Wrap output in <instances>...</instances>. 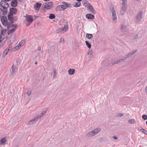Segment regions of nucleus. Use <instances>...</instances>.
I'll return each mask as SVG.
<instances>
[{
	"label": "nucleus",
	"mask_w": 147,
	"mask_h": 147,
	"mask_svg": "<svg viewBox=\"0 0 147 147\" xmlns=\"http://www.w3.org/2000/svg\"><path fill=\"white\" fill-rule=\"evenodd\" d=\"M101 131L100 128H96L88 132L86 136L88 137H91L97 134Z\"/></svg>",
	"instance_id": "f257e3e1"
},
{
	"label": "nucleus",
	"mask_w": 147,
	"mask_h": 147,
	"mask_svg": "<svg viewBox=\"0 0 147 147\" xmlns=\"http://www.w3.org/2000/svg\"><path fill=\"white\" fill-rule=\"evenodd\" d=\"M142 15V11H140L135 18V22L136 23H139L141 21Z\"/></svg>",
	"instance_id": "f03ea898"
},
{
	"label": "nucleus",
	"mask_w": 147,
	"mask_h": 147,
	"mask_svg": "<svg viewBox=\"0 0 147 147\" xmlns=\"http://www.w3.org/2000/svg\"><path fill=\"white\" fill-rule=\"evenodd\" d=\"M68 29V26H64V27L60 28L56 31L57 33L62 34L67 31Z\"/></svg>",
	"instance_id": "7ed1b4c3"
},
{
	"label": "nucleus",
	"mask_w": 147,
	"mask_h": 147,
	"mask_svg": "<svg viewBox=\"0 0 147 147\" xmlns=\"http://www.w3.org/2000/svg\"><path fill=\"white\" fill-rule=\"evenodd\" d=\"M24 41H21L15 47L12 49V50L11 51H16L19 49L21 47L24 45Z\"/></svg>",
	"instance_id": "20e7f679"
},
{
	"label": "nucleus",
	"mask_w": 147,
	"mask_h": 147,
	"mask_svg": "<svg viewBox=\"0 0 147 147\" xmlns=\"http://www.w3.org/2000/svg\"><path fill=\"white\" fill-rule=\"evenodd\" d=\"M86 4L87 5V7L91 11V12L93 13H95V11L93 9V6L90 4H89V3L87 1H86L84 3V4Z\"/></svg>",
	"instance_id": "39448f33"
},
{
	"label": "nucleus",
	"mask_w": 147,
	"mask_h": 147,
	"mask_svg": "<svg viewBox=\"0 0 147 147\" xmlns=\"http://www.w3.org/2000/svg\"><path fill=\"white\" fill-rule=\"evenodd\" d=\"M112 18L113 20L115 22L117 21V16L115 10L113 9L111 10Z\"/></svg>",
	"instance_id": "423d86ee"
},
{
	"label": "nucleus",
	"mask_w": 147,
	"mask_h": 147,
	"mask_svg": "<svg viewBox=\"0 0 147 147\" xmlns=\"http://www.w3.org/2000/svg\"><path fill=\"white\" fill-rule=\"evenodd\" d=\"M53 5V3L52 2L46 3L45 4V7L47 9L51 8Z\"/></svg>",
	"instance_id": "0eeeda50"
},
{
	"label": "nucleus",
	"mask_w": 147,
	"mask_h": 147,
	"mask_svg": "<svg viewBox=\"0 0 147 147\" xmlns=\"http://www.w3.org/2000/svg\"><path fill=\"white\" fill-rule=\"evenodd\" d=\"M120 30L121 31L123 32H127V26L126 25H124L123 24H121L120 27Z\"/></svg>",
	"instance_id": "6e6552de"
},
{
	"label": "nucleus",
	"mask_w": 147,
	"mask_h": 147,
	"mask_svg": "<svg viewBox=\"0 0 147 147\" xmlns=\"http://www.w3.org/2000/svg\"><path fill=\"white\" fill-rule=\"evenodd\" d=\"M1 6L3 7V9H6L9 7V4L6 2L5 1H1Z\"/></svg>",
	"instance_id": "1a4fd4ad"
},
{
	"label": "nucleus",
	"mask_w": 147,
	"mask_h": 147,
	"mask_svg": "<svg viewBox=\"0 0 147 147\" xmlns=\"http://www.w3.org/2000/svg\"><path fill=\"white\" fill-rule=\"evenodd\" d=\"M27 21L29 24L31 23L33 21V19L32 16L30 15H27L26 16Z\"/></svg>",
	"instance_id": "9d476101"
},
{
	"label": "nucleus",
	"mask_w": 147,
	"mask_h": 147,
	"mask_svg": "<svg viewBox=\"0 0 147 147\" xmlns=\"http://www.w3.org/2000/svg\"><path fill=\"white\" fill-rule=\"evenodd\" d=\"M9 10L11 14H16L17 12V9L13 7L10 8Z\"/></svg>",
	"instance_id": "9b49d317"
},
{
	"label": "nucleus",
	"mask_w": 147,
	"mask_h": 147,
	"mask_svg": "<svg viewBox=\"0 0 147 147\" xmlns=\"http://www.w3.org/2000/svg\"><path fill=\"white\" fill-rule=\"evenodd\" d=\"M41 5V3H37L34 5V8L36 11H38L40 9Z\"/></svg>",
	"instance_id": "f8f14e48"
},
{
	"label": "nucleus",
	"mask_w": 147,
	"mask_h": 147,
	"mask_svg": "<svg viewBox=\"0 0 147 147\" xmlns=\"http://www.w3.org/2000/svg\"><path fill=\"white\" fill-rule=\"evenodd\" d=\"M18 0H13L11 2V5L12 7H16L18 4L17 1Z\"/></svg>",
	"instance_id": "ddd939ff"
},
{
	"label": "nucleus",
	"mask_w": 147,
	"mask_h": 147,
	"mask_svg": "<svg viewBox=\"0 0 147 147\" xmlns=\"http://www.w3.org/2000/svg\"><path fill=\"white\" fill-rule=\"evenodd\" d=\"M17 25L16 24H11L10 26V27L12 28L10 30L12 32L14 31L17 28Z\"/></svg>",
	"instance_id": "4468645a"
},
{
	"label": "nucleus",
	"mask_w": 147,
	"mask_h": 147,
	"mask_svg": "<svg viewBox=\"0 0 147 147\" xmlns=\"http://www.w3.org/2000/svg\"><path fill=\"white\" fill-rule=\"evenodd\" d=\"M17 25L16 24H11L10 26V27L12 28L10 30L12 32L14 31L17 28Z\"/></svg>",
	"instance_id": "2eb2a0df"
},
{
	"label": "nucleus",
	"mask_w": 147,
	"mask_h": 147,
	"mask_svg": "<svg viewBox=\"0 0 147 147\" xmlns=\"http://www.w3.org/2000/svg\"><path fill=\"white\" fill-rule=\"evenodd\" d=\"M86 18L88 19H93L94 18V16L92 14H88L86 15Z\"/></svg>",
	"instance_id": "dca6fc26"
},
{
	"label": "nucleus",
	"mask_w": 147,
	"mask_h": 147,
	"mask_svg": "<svg viewBox=\"0 0 147 147\" xmlns=\"http://www.w3.org/2000/svg\"><path fill=\"white\" fill-rule=\"evenodd\" d=\"M9 47H7L5 51L4 52V54L5 55H6L7 54L8 51L11 49V45H9Z\"/></svg>",
	"instance_id": "f3484780"
},
{
	"label": "nucleus",
	"mask_w": 147,
	"mask_h": 147,
	"mask_svg": "<svg viewBox=\"0 0 147 147\" xmlns=\"http://www.w3.org/2000/svg\"><path fill=\"white\" fill-rule=\"evenodd\" d=\"M126 8L121 7V10L120 13L121 15L123 16L124 15L125 13L126 12Z\"/></svg>",
	"instance_id": "a211bd4d"
},
{
	"label": "nucleus",
	"mask_w": 147,
	"mask_h": 147,
	"mask_svg": "<svg viewBox=\"0 0 147 147\" xmlns=\"http://www.w3.org/2000/svg\"><path fill=\"white\" fill-rule=\"evenodd\" d=\"M68 73L70 75H72L74 74L75 70L74 69H69L68 71Z\"/></svg>",
	"instance_id": "6ab92c4d"
},
{
	"label": "nucleus",
	"mask_w": 147,
	"mask_h": 147,
	"mask_svg": "<svg viewBox=\"0 0 147 147\" xmlns=\"http://www.w3.org/2000/svg\"><path fill=\"white\" fill-rule=\"evenodd\" d=\"M6 141V138H4L1 139L0 141V144L4 145L5 144Z\"/></svg>",
	"instance_id": "aec40b11"
},
{
	"label": "nucleus",
	"mask_w": 147,
	"mask_h": 147,
	"mask_svg": "<svg viewBox=\"0 0 147 147\" xmlns=\"http://www.w3.org/2000/svg\"><path fill=\"white\" fill-rule=\"evenodd\" d=\"M48 110L47 108H45L43 109V111L42 113H41L40 115L42 117L44 115H45L47 112Z\"/></svg>",
	"instance_id": "412c9836"
},
{
	"label": "nucleus",
	"mask_w": 147,
	"mask_h": 147,
	"mask_svg": "<svg viewBox=\"0 0 147 147\" xmlns=\"http://www.w3.org/2000/svg\"><path fill=\"white\" fill-rule=\"evenodd\" d=\"M127 4V0H123L122 7L126 8Z\"/></svg>",
	"instance_id": "4be33fe9"
},
{
	"label": "nucleus",
	"mask_w": 147,
	"mask_h": 147,
	"mask_svg": "<svg viewBox=\"0 0 147 147\" xmlns=\"http://www.w3.org/2000/svg\"><path fill=\"white\" fill-rule=\"evenodd\" d=\"M36 122L34 119V118L30 120L28 123V124L29 125H32Z\"/></svg>",
	"instance_id": "5701e85b"
},
{
	"label": "nucleus",
	"mask_w": 147,
	"mask_h": 147,
	"mask_svg": "<svg viewBox=\"0 0 147 147\" xmlns=\"http://www.w3.org/2000/svg\"><path fill=\"white\" fill-rule=\"evenodd\" d=\"M121 62V61H120V59L117 60L115 61L114 62L112 63V65H114L115 64H117Z\"/></svg>",
	"instance_id": "b1692460"
},
{
	"label": "nucleus",
	"mask_w": 147,
	"mask_h": 147,
	"mask_svg": "<svg viewBox=\"0 0 147 147\" xmlns=\"http://www.w3.org/2000/svg\"><path fill=\"white\" fill-rule=\"evenodd\" d=\"M86 36L87 38L89 39H90L93 36L91 34H87Z\"/></svg>",
	"instance_id": "393cba45"
},
{
	"label": "nucleus",
	"mask_w": 147,
	"mask_h": 147,
	"mask_svg": "<svg viewBox=\"0 0 147 147\" xmlns=\"http://www.w3.org/2000/svg\"><path fill=\"white\" fill-rule=\"evenodd\" d=\"M2 36H1L0 35V48H1L3 46V43L2 42V41H3L2 40Z\"/></svg>",
	"instance_id": "a878e982"
},
{
	"label": "nucleus",
	"mask_w": 147,
	"mask_h": 147,
	"mask_svg": "<svg viewBox=\"0 0 147 147\" xmlns=\"http://www.w3.org/2000/svg\"><path fill=\"white\" fill-rule=\"evenodd\" d=\"M55 16L54 14H50L49 18L51 19H52L54 18H55Z\"/></svg>",
	"instance_id": "bb28decb"
},
{
	"label": "nucleus",
	"mask_w": 147,
	"mask_h": 147,
	"mask_svg": "<svg viewBox=\"0 0 147 147\" xmlns=\"http://www.w3.org/2000/svg\"><path fill=\"white\" fill-rule=\"evenodd\" d=\"M42 117L41 115H37L36 116V118L34 117V119L35 120V121H37L38 119H39Z\"/></svg>",
	"instance_id": "cd10ccee"
},
{
	"label": "nucleus",
	"mask_w": 147,
	"mask_h": 147,
	"mask_svg": "<svg viewBox=\"0 0 147 147\" xmlns=\"http://www.w3.org/2000/svg\"><path fill=\"white\" fill-rule=\"evenodd\" d=\"M81 5V3L80 2L76 3L74 5V7H80Z\"/></svg>",
	"instance_id": "c85d7f7f"
},
{
	"label": "nucleus",
	"mask_w": 147,
	"mask_h": 147,
	"mask_svg": "<svg viewBox=\"0 0 147 147\" xmlns=\"http://www.w3.org/2000/svg\"><path fill=\"white\" fill-rule=\"evenodd\" d=\"M85 42L87 46L90 49L91 47V45L87 41H85Z\"/></svg>",
	"instance_id": "c756f323"
},
{
	"label": "nucleus",
	"mask_w": 147,
	"mask_h": 147,
	"mask_svg": "<svg viewBox=\"0 0 147 147\" xmlns=\"http://www.w3.org/2000/svg\"><path fill=\"white\" fill-rule=\"evenodd\" d=\"M8 19L10 20H12L13 19V15L10 13L8 16Z\"/></svg>",
	"instance_id": "7c9ffc66"
},
{
	"label": "nucleus",
	"mask_w": 147,
	"mask_h": 147,
	"mask_svg": "<svg viewBox=\"0 0 147 147\" xmlns=\"http://www.w3.org/2000/svg\"><path fill=\"white\" fill-rule=\"evenodd\" d=\"M128 122L130 123L133 124L135 123V120L134 119H131L129 120Z\"/></svg>",
	"instance_id": "2f4dec72"
},
{
	"label": "nucleus",
	"mask_w": 147,
	"mask_h": 147,
	"mask_svg": "<svg viewBox=\"0 0 147 147\" xmlns=\"http://www.w3.org/2000/svg\"><path fill=\"white\" fill-rule=\"evenodd\" d=\"M61 10V8L60 5L57 6L56 8V10L57 11H59Z\"/></svg>",
	"instance_id": "473e14b6"
},
{
	"label": "nucleus",
	"mask_w": 147,
	"mask_h": 147,
	"mask_svg": "<svg viewBox=\"0 0 147 147\" xmlns=\"http://www.w3.org/2000/svg\"><path fill=\"white\" fill-rule=\"evenodd\" d=\"M140 130L141 131L144 133L145 134H146L147 133V131H146L145 129H143L142 128L141 129H140Z\"/></svg>",
	"instance_id": "72a5a7b5"
},
{
	"label": "nucleus",
	"mask_w": 147,
	"mask_h": 147,
	"mask_svg": "<svg viewBox=\"0 0 147 147\" xmlns=\"http://www.w3.org/2000/svg\"><path fill=\"white\" fill-rule=\"evenodd\" d=\"M1 31V34L2 35H5L6 32V29L3 30Z\"/></svg>",
	"instance_id": "f704fd0d"
},
{
	"label": "nucleus",
	"mask_w": 147,
	"mask_h": 147,
	"mask_svg": "<svg viewBox=\"0 0 147 147\" xmlns=\"http://www.w3.org/2000/svg\"><path fill=\"white\" fill-rule=\"evenodd\" d=\"M65 42V40L63 37H61L60 39L59 42L60 43H64Z\"/></svg>",
	"instance_id": "c9c22d12"
},
{
	"label": "nucleus",
	"mask_w": 147,
	"mask_h": 147,
	"mask_svg": "<svg viewBox=\"0 0 147 147\" xmlns=\"http://www.w3.org/2000/svg\"><path fill=\"white\" fill-rule=\"evenodd\" d=\"M142 118L145 120L147 119V115H143L142 116Z\"/></svg>",
	"instance_id": "e433bc0d"
},
{
	"label": "nucleus",
	"mask_w": 147,
	"mask_h": 147,
	"mask_svg": "<svg viewBox=\"0 0 147 147\" xmlns=\"http://www.w3.org/2000/svg\"><path fill=\"white\" fill-rule=\"evenodd\" d=\"M11 69H12V70H11L12 73H13L15 71V70L14 69V65H12V66L11 67Z\"/></svg>",
	"instance_id": "4c0bfd02"
},
{
	"label": "nucleus",
	"mask_w": 147,
	"mask_h": 147,
	"mask_svg": "<svg viewBox=\"0 0 147 147\" xmlns=\"http://www.w3.org/2000/svg\"><path fill=\"white\" fill-rule=\"evenodd\" d=\"M53 77L54 78H55L56 77V74H57V73H56V71L55 69L53 70Z\"/></svg>",
	"instance_id": "58836bf2"
},
{
	"label": "nucleus",
	"mask_w": 147,
	"mask_h": 147,
	"mask_svg": "<svg viewBox=\"0 0 147 147\" xmlns=\"http://www.w3.org/2000/svg\"><path fill=\"white\" fill-rule=\"evenodd\" d=\"M127 58V56H125L123 57L122 59H120V61H121V62H122V61L125 60Z\"/></svg>",
	"instance_id": "ea45409f"
},
{
	"label": "nucleus",
	"mask_w": 147,
	"mask_h": 147,
	"mask_svg": "<svg viewBox=\"0 0 147 147\" xmlns=\"http://www.w3.org/2000/svg\"><path fill=\"white\" fill-rule=\"evenodd\" d=\"M62 3L65 5V6L66 7H67L68 6V4L66 2H62Z\"/></svg>",
	"instance_id": "a19ab883"
},
{
	"label": "nucleus",
	"mask_w": 147,
	"mask_h": 147,
	"mask_svg": "<svg viewBox=\"0 0 147 147\" xmlns=\"http://www.w3.org/2000/svg\"><path fill=\"white\" fill-rule=\"evenodd\" d=\"M60 5L61 6V9H65L67 8V7L65 6H64V5Z\"/></svg>",
	"instance_id": "79ce46f5"
},
{
	"label": "nucleus",
	"mask_w": 147,
	"mask_h": 147,
	"mask_svg": "<svg viewBox=\"0 0 147 147\" xmlns=\"http://www.w3.org/2000/svg\"><path fill=\"white\" fill-rule=\"evenodd\" d=\"M31 90H28L27 92L28 95V96H30V94H31Z\"/></svg>",
	"instance_id": "37998d69"
},
{
	"label": "nucleus",
	"mask_w": 147,
	"mask_h": 147,
	"mask_svg": "<svg viewBox=\"0 0 147 147\" xmlns=\"http://www.w3.org/2000/svg\"><path fill=\"white\" fill-rule=\"evenodd\" d=\"M127 56V58H128L129 57H131V55L129 53L127 54V55H126Z\"/></svg>",
	"instance_id": "c03bdc74"
},
{
	"label": "nucleus",
	"mask_w": 147,
	"mask_h": 147,
	"mask_svg": "<svg viewBox=\"0 0 147 147\" xmlns=\"http://www.w3.org/2000/svg\"><path fill=\"white\" fill-rule=\"evenodd\" d=\"M12 33V32L10 30L8 32L7 34L8 35H9L11 34Z\"/></svg>",
	"instance_id": "a18cd8bd"
},
{
	"label": "nucleus",
	"mask_w": 147,
	"mask_h": 147,
	"mask_svg": "<svg viewBox=\"0 0 147 147\" xmlns=\"http://www.w3.org/2000/svg\"><path fill=\"white\" fill-rule=\"evenodd\" d=\"M137 51V50H135L132 52V53L133 55H134L135 53Z\"/></svg>",
	"instance_id": "49530a36"
},
{
	"label": "nucleus",
	"mask_w": 147,
	"mask_h": 147,
	"mask_svg": "<svg viewBox=\"0 0 147 147\" xmlns=\"http://www.w3.org/2000/svg\"><path fill=\"white\" fill-rule=\"evenodd\" d=\"M1 22L2 23H3V22H7L6 20H5L4 19H2L1 20Z\"/></svg>",
	"instance_id": "de8ad7c7"
},
{
	"label": "nucleus",
	"mask_w": 147,
	"mask_h": 147,
	"mask_svg": "<svg viewBox=\"0 0 147 147\" xmlns=\"http://www.w3.org/2000/svg\"><path fill=\"white\" fill-rule=\"evenodd\" d=\"M92 53L91 51H89L88 53V54L89 55H90L92 54Z\"/></svg>",
	"instance_id": "09e8293b"
},
{
	"label": "nucleus",
	"mask_w": 147,
	"mask_h": 147,
	"mask_svg": "<svg viewBox=\"0 0 147 147\" xmlns=\"http://www.w3.org/2000/svg\"><path fill=\"white\" fill-rule=\"evenodd\" d=\"M113 139L115 140H117L118 139V137L116 136H113Z\"/></svg>",
	"instance_id": "8fccbe9b"
},
{
	"label": "nucleus",
	"mask_w": 147,
	"mask_h": 147,
	"mask_svg": "<svg viewBox=\"0 0 147 147\" xmlns=\"http://www.w3.org/2000/svg\"><path fill=\"white\" fill-rule=\"evenodd\" d=\"M7 24V22H5H5H3V25L5 26H6Z\"/></svg>",
	"instance_id": "3c124183"
},
{
	"label": "nucleus",
	"mask_w": 147,
	"mask_h": 147,
	"mask_svg": "<svg viewBox=\"0 0 147 147\" xmlns=\"http://www.w3.org/2000/svg\"><path fill=\"white\" fill-rule=\"evenodd\" d=\"M38 50L40 51H41V47H38Z\"/></svg>",
	"instance_id": "603ef678"
},
{
	"label": "nucleus",
	"mask_w": 147,
	"mask_h": 147,
	"mask_svg": "<svg viewBox=\"0 0 147 147\" xmlns=\"http://www.w3.org/2000/svg\"><path fill=\"white\" fill-rule=\"evenodd\" d=\"M145 91L146 94H147V86H146L145 88Z\"/></svg>",
	"instance_id": "864d4df0"
},
{
	"label": "nucleus",
	"mask_w": 147,
	"mask_h": 147,
	"mask_svg": "<svg viewBox=\"0 0 147 147\" xmlns=\"http://www.w3.org/2000/svg\"><path fill=\"white\" fill-rule=\"evenodd\" d=\"M1 30H2V27H1V24H0V32H1Z\"/></svg>",
	"instance_id": "5fc2aeb1"
},
{
	"label": "nucleus",
	"mask_w": 147,
	"mask_h": 147,
	"mask_svg": "<svg viewBox=\"0 0 147 147\" xmlns=\"http://www.w3.org/2000/svg\"><path fill=\"white\" fill-rule=\"evenodd\" d=\"M10 1V0H4V1L5 2H6L7 1Z\"/></svg>",
	"instance_id": "6e6d98bb"
},
{
	"label": "nucleus",
	"mask_w": 147,
	"mask_h": 147,
	"mask_svg": "<svg viewBox=\"0 0 147 147\" xmlns=\"http://www.w3.org/2000/svg\"><path fill=\"white\" fill-rule=\"evenodd\" d=\"M129 53L132 56V55H133V54H132V52Z\"/></svg>",
	"instance_id": "4d7b16f0"
},
{
	"label": "nucleus",
	"mask_w": 147,
	"mask_h": 147,
	"mask_svg": "<svg viewBox=\"0 0 147 147\" xmlns=\"http://www.w3.org/2000/svg\"><path fill=\"white\" fill-rule=\"evenodd\" d=\"M138 36V35H136L135 36V38H137Z\"/></svg>",
	"instance_id": "13d9d810"
},
{
	"label": "nucleus",
	"mask_w": 147,
	"mask_h": 147,
	"mask_svg": "<svg viewBox=\"0 0 147 147\" xmlns=\"http://www.w3.org/2000/svg\"><path fill=\"white\" fill-rule=\"evenodd\" d=\"M123 114L121 113V114H120V116H123Z\"/></svg>",
	"instance_id": "bf43d9fd"
},
{
	"label": "nucleus",
	"mask_w": 147,
	"mask_h": 147,
	"mask_svg": "<svg viewBox=\"0 0 147 147\" xmlns=\"http://www.w3.org/2000/svg\"><path fill=\"white\" fill-rule=\"evenodd\" d=\"M30 24H27V26H29V25Z\"/></svg>",
	"instance_id": "052dcab7"
},
{
	"label": "nucleus",
	"mask_w": 147,
	"mask_h": 147,
	"mask_svg": "<svg viewBox=\"0 0 147 147\" xmlns=\"http://www.w3.org/2000/svg\"><path fill=\"white\" fill-rule=\"evenodd\" d=\"M35 64H37V62H36V63H35Z\"/></svg>",
	"instance_id": "680f3d73"
},
{
	"label": "nucleus",
	"mask_w": 147,
	"mask_h": 147,
	"mask_svg": "<svg viewBox=\"0 0 147 147\" xmlns=\"http://www.w3.org/2000/svg\"><path fill=\"white\" fill-rule=\"evenodd\" d=\"M140 129H141L142 128L141 127H140Z\"/></svg>",
	"instance_id": "e2e57ef3"
},
{
	"label": "nucleus",
	"mask_w": 147,
	"mask_h": 147,
	"mask_svg": "<svg viewBox=\"0 0 147 147\" xmlns=\"http://www.w3.org/2000/svg\"><path fill=\"white\" fill-rule=\"evenodd\" d=\"M137 1H139V0H136Z\"/></svg>",
	"instance_id": "0e129e2a"
},
{
	"label": "nucleus",
	"mask_w": 147,
	"mask_h": 147,
	"mask_svg": "<svg viewBox=\"0 0 147 147\" xmlns=\"http://www.w3.org/2000/svg\"><path fill=\"white\" fill-rule=\"evenodd\" d=\"M146 134L147 135V133H146Z\"/></svg>",
	"instance_id": "69168bd1"
}]
</instances>
